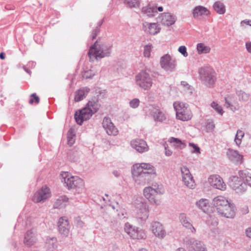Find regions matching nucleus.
<instances>
[{
  "mask_svg": "<svg viewBox=\"0 0 251 251\" xmlns=\"http://www.w3.org/2000/svg\"><path fill=\"white\" fill-rule=\"evenodd\" d=\"M212 203L221 216L229 219H233L235 217V205L229 202L225 197L219 196L214 198Z\"/></svg>",
  "mask_w": 251,
  "mask_h": 251,
  "instance_id": "nucleus-1",
  "label": "nucleus"
},
{
  "mask_svg": "<svg viewBox=\"0 0 251 251\" xmlns=\"http://www.w3.org/2000/svg\"><path fill=\"white\" fill-rule=\"evenodd\" d=\"M132 174L134 177H137L136 181L139 180L145 183L150 179L151 176H155L156 172L154 167L151 164L142 163L133 166Z\"/></svg>",
  "mask_w": 251,
  "mask_h": 251,
  "instance_id": "nucleus-2",
  "label": "nucleus"
},
{
  "mask_svg": "<svg viewBox=\"0 0 251 251\" xmlns=\"http://www.w3.org/2000/svg\"><path fill=\"white\" fill-rule=\"evenodd\" d=\"M112 50V46L104 44H99L96 41L92 45L88 51V56L91 61L109 56Z\"/></svg>",
  "mask_w": 251,
  "mask_h": 251,
  "instance_id": "nucleus-3",
  "label": "nucleus"
},
{
  "mask_svg": "<svg viewBox=\"0 0 251 251\" xmlns=\"http://www.w3.org/2000/svg\"><path fill=\"white\" fill-rule=\"evenodd\" d=\"M164 193V189L161 184H153L151 186L144 188V197L152 204L159 205L160 203L159 196Z\"/></svg>",
  "mask_w": 251,
  "mask_h": 251,
  "instance_id": "nucleus-4",
  "label": "nucleus"
},
{
  "mask_svg": "<svg viewBox=\"0 0 251 251\" xmlns=\"http://www.w3.org/2000/svg\"><path fill=\"white\" fill-rule=\"evenodd\" d=\"M61 176V181L66 185L68 189H75L78 192L83 189L84 183L81 178L77 176H71L68 172H63Z\"/></svg>",
  "mask_w": 251,
  "mask_h": 251,
  "instance_id": "nucleus-5",
  "label": "nucleus"
},
{
  "mask_svg": "<svg viewBox=\"0 0 251 251\" xmlns=\"http://www.w3.org/2000/svg\"><path fill=\"white\" fill-rule=\"evenodd\" d=\"M200 78L202 83L207 87H212L216 79L214 71L209 67H201L199 70Z\"/></svg>",
  "mask_w": 251,
  "mask_h": 251,
  "instance_id": "nucleus-6",
  "label": "nucleus"
},
{
  "mask_svg": "<svg viewBox=\"0 0 251 251\" xmlns=\"http://www.w3.org/2000/svg\"><path fill=\"white\" fill-rule=\"evenodd\" d=\"M173 105L176 111V117L178 119L186 121L191 119L192 114L188 104L179 101H176L174 103Z\"/></svg>",
  "mask_w": 251,
  "mask_h": 251,
  "instance_id": "nucleus-7",
  "label": "nucleus"
},
{
  "mask_svg": "<svg viewBox=\"0 0 251 251\" xmlns=\"http://www.w3.org/2000/svg\"><path fill=\"white\" fill-rule=\"evenodd\" d=\"M136 84L142 89L149 90L152 84V80L149 74L142 71L136 76Z\"/></svg>",
  "mask_w": 251,
  "mask_h": 251,
  "instance_id": "nucleus-8",
  "label": "nucleus"
},
{
  "mask_svg": "<svg viewBox=\"0 0 251 251\" xmlns=\"http://www.w3.org/2000/svg\"><path fill=\"white\" fill-rule=\"evenodd\" d=\"M184 244L190 251H206L203 243L198 240L190 237L184 239Z\"/></svg>",
  "mask_w": 251,
  "mask_h": 251,
  "instance_id": "nucleus-9",
  "label": "nucleus"
},
{
  "mask_svg": "<svg viewBox=\"0 0 251 251\" xmlns=\"http://www.w3.org/2000/svg\"><path fill=\"white\" fill-rule=\"evenodd\" d=\"M230 186L238 193L245 192L247 189V184L244 182L242 177L237 176H232L229 180Z\"/></svg>",
  "mask_w": 251,
  "mask_h": 251,
  "instance_id": "nucleus-10",
  "label": "nucleus"
},
{
  "mask_svg": "<svg viewBox=\"0 0 251 251\" xmlns=\"http://www.w3.org/2000/svg\"><path fill=\"white\" fill-rule=\"evenodd\" d=\"M94 113L92 110L85 106L78 112H75V118L77 124L81 125L84 121L89 119Z\"/></svg>",
  "mask_w": 251,
  "mask_h": 251,
  "instance_id": "nucleus-11",
  "label": "nucleus"
},
{
  "mask_svg": "<svg viewBox=\"0 0 251 251\" xmlns=\"http://www.w3.org/2000/svg\"><path fill=\"white\" fill-rule=\"evenodd\" d=\"M176 65V60L169 54H165L161 58L160 65L166 71H174Z\"/></svg>",
  "mask_w": 251,
  "mask_h": 251,
  "instance_id": "nucleus-12",
  "label": "nucleus"
},
{
  "mask_svg": "<svg viewBox=\"0 0 251 251\" xmlns=\"http://www.w3.org/2000/svg\"><path fill=\"white\" fill-rule=\"evenodd\" d=\"M181 172L182 181L184 184L190 188H194L195 186V181L188 168L186 166H182L181 168Z\"/></svg>",
  "mask_w": 251,
  "mask_h": 251,
  "instance_id": "nucleus-13",
  "label": "nucleus"
},
{
  "mask_svg": "<svg viewBox=\"0 0 251 251\" xmlns=\"http://www.w3.org/2000/svg\"><path fill=\"white\" fill-rule=\"evenodd\" d=\"M125 230L133 239H141L145 237V233L142 230L134 227L128 223L125 224Z\"/></svg>",
  "mask_w": 251,
  "mask_h": 251,
  "instance_id": "nucleus-14",
  "label": "nucleus"
},
{
  "mask_svg": "<svg viewBox=\"0 0 251 251\" xmlns=\"http://www.w3.org/2000/svg\"><path fill=\"white\" fill-rule=\"evenodd\" d=\"M137 218L145 221L149 217V210L148 205L145 202H140L136 205Z\"/></svg>",
  "mask_w": 251,
  "mask_h": 251,
  "instance_id": "nucleus-15",
  "label": "nucleus"
},
{
  "mask_svg": "<svg viewBox=\"0 0 251 251\" xmlns=\"http://www.w3.org/2000/svg\"><path fill=\"white\" fill-rule=\"evenodd\" d=\"M102 124L103 128L109 135L115 136L118 134V130L112 122L110 118L108 117H104Z\"/></svg>",
  "mask_w": 251,
  "mask_h": 251,
  "instance_id": "nucleus-16",
  "label": "nucleus"
},
{
  "mask_svg": "<svg viewBox=\"0 0 251 251\" xmlns=\"http://www.w3.org/2000/svg\"><path fill=\"white\" fill-rule=\"evenodd\" d=\"M50 196V189L48 187H42L33 197L32 200L35 202H44Z\"/></svg>",
  "mask_w": 251,
  "mask_h": 251,
  "instance_id": "nucleus-17",
  "label": "nucleus"
},
{
  "mask_svg": "<svg viewBox=\"0 0 251 251\" xmlns=\"http://www.w3.org/2000/svg\"><path fill=\"white\" fill-rule=\"evenodd\" d=\"M131 147L139 153L148 151L149 148L146 142L141 139L132 140L130 142Z\"/></svg>",
  "mask_w": 251,
  "mask_h": 251,
  "instance_id": "nucleus-18",
  "label": "nucleus"
},
{
  "mask_svg": "<svg viewBox=\"0 0 251 251\" xmlns=\"http://www.w3.org/2000/svg\"><path fill=\"white\" fill-rule=\"evenodd\" d=\"M176 20V17L170 13L160 14L158 17V22H160L162 25L167 26H170L174 24Z\"/></svg>",
  "mask_w": 251,
  "mask_h": 251,
  "instance_id": "nucleus-19",
  "label": "nucleus"
},
{
  "mask_svg": "<svg viewBox=\"0 0 251 251\" xmlns=\"http://www.w3.org/2000/svg\"><path fill=\"white\" fill-rule=\"evenodd\" d=\"M208 182L211 186L221 190H225L226 189V185L223 182L222 178L218 175L211 176L208 178Z\"/></svg>",
  "mask_w": 251,
  "mask_h": 251,
  "instance_id": "nucleus-20",
  "label": "nucleus"
},
{
  "mask_svg": "<svg viewBox=\"0 0 251 251\" xmlns=\"http://www.w3.org/2000/svg\"><path fill=\"white\" fill-rule=\"evenodd\" d=\"M58 230L60 234L65 236H68L69 232L70 226L68 220L66 217H61L58 222Z\"/></svg>",
  "mask_w": 251,
  "mask_h": 251,
  "instance_id": "nucleus-21",
  "label": "nucleus"
},
{
  "mask_svg": "<svg viewBox=\"0 0 251 251\" xmlns=\"http://www.w3.org/2000/svg\"><path fill=\"white\" fill-rule=\"evenodd\" d=\"M151 230L153 234L159 238H163L166 235L162 225L158 222H153L151 224Z\"/></svg>",
  "mask_w": 251,
  "mask_h": 251,
  "instance_id": "nucleus-22",
  "label": "nucleus"
},
{
  "mask_svg": "<svg viewBox=\"0 0 251 251\" xmlns=\"http://www.w3.org/2000/svg\"><path fill=\"white\" fill-rule=\"evenodd\" d=\"M179 219L183 227L190 230V232L192 233H196V230L193 226L190 219L187 217L185 214H180L179 216Z\"/></svg>",
  "mask_w": 251,
  "mask_h": 251,
  "instance_id": "nucleus-23",
  "label": "nucleus"
},
{
  "mask_svg": "<svg viewBox=\"0 0 251 251\" xmlns=\"http://www.w3.org/2000/svg\"><path fill=\"white\" fill-rule=\"evenodd\" d=\"M37 240V236L33 229L28 230L25 234L24 244L27 246H32Z\"/></svg>",
  "mask_w": 251,
  "mask_h": 251,
  "instance_id": "nucleus-24",
  "label": "nucleus"
},
{
  "mask_svg": "<svg viewBox=\"0 0 251 251\" xmlns=\"http://www.w3.org/2000/svg\"><path fill=\"white\" fill-rule=\"evenodd\" d=\"M228 159L233 162L241 163L243 156L237 151L228 149L226 153Z\"/></svg>",
  "mask_w": 251,
  "mask_h": 251,
  "instance_id": "nucleus-25",
  "label": "nucleus"
},
{
  "mask_svg": "<svg viewBox=\"0 0 251 251\" xmlns=\"http://www.w3.org/2000/svg\"><path fill=\"white\" fill-rule=\"evenodd\" d=\"M145 30L151 35H155L160 32V28L156 23H149L146 22L143 24Z\"/></svg>",
  "mask_w": 251,
  "mask_h": 251,
  "instance_id": "nucleus-26",
  "label": "nucleus"
},
{
  "mask_svg": "<svg viewBox=\"0 0 251 251\" xmlns=\"http://www.w3.org/2000/svg\"><path fill=\"white\" fill-rule=\"evenodd\" d=\"M150 114L153 117L154 120L156 122H162L166 118V115L164 113L160 110L152 107L151 110Z\"/></svg>",
  "mask_w": 251,
  "mask_h": 251,
  "instance_id": "nucleus-27",
  "label": "nucleus"
},
{
  "mask_svg": "<svg viewBox=\"0 0 251 251\" xmlns=\"http://www.w3.org/2000/svg\"><path fill=\"white\" fill-rule=\"evenodd\" d=\"M142 12L144 15L149 17H154L158 14L156 6L151 4L143 7Z\"/></svg>",
  "mask_w": 251,
  "mask_h": 251,
  "instance_id": "nucleus-28",
  "label": "nucleus"
},
{
  "mask_svg": "<svg viewBox=\"0 0 251 251\" xmlns=\"http://www.w3.org/2000/svg\"><path fill=\"white\" fill-rule=\"evenodd\" d=\"M90 91V89L87 87H83L75 93V100L76 102L82 100L86 97Z\"/></svg>",
  "mask_w": 251,
  "mask_h": 251,
  "instance_id": "nucleus-29",
  "label": "nucleus"
},
{
  "mask_svg": "<svg viewBox=\"0 0 251 251\" xmlns=\"http://www.w3.org/2000/svg\"><path fill=\"white\" fill-rule=\"evenodd\" d=\"M86 106L92 110L95 113L97 112L100 107V104L98 98L93 97L87 102Z\"/></svg>",
  "mask_w": 251,
  "mask_h": 251,
  "instance_id": "nucleus-30",
  "label": "nucleus"
},
{
  "mask_svg": "<svg viewBox=\"0 0 251 251\" xmlns=\"http://www.w3.org/2000/svg\"><path fill=\"white\" fill-rule=\"evenodd\" d=\"M208 13V10L205 7L202 6H196L193 11V17L195 18H198L200 16L207 15Z\"/></svg>",
  "mask_w": 251,
  "mask_h": 251,
  "instance_id": "nucleus-31",
  "label": "nucleus"
},
{
  "mask_svg": "<svg viewBox=\"0 0 251 251\" xmlns=\"http://www.w3.org/2000/svg\"><path fill=\"white\" fill-rule=\"evenodd\" d=\"M45 245L48 251H53L56 249L57 247L56 238L52 237L47 239Z\"/></svg>",
  "mask_w": 251,
  "mask_h": 251,
  "instance_id": "nucleus-32",
  "label": "nucleus"
},
{
  "mask_svg": "<svg viewBox=\"0 0 251 251\" xmlns=\"http://www.w3.org/2000/svg\"><path fill=\"white\" fill-rule=\"evenodd\" d=\"M68 200L66 196H62L56 200L54 202L53 207L55 208H61L66 206V203Z\"/></svg>",
  "mask_w": 251,
  "mask_h": 251,
  "instance_id": "nucleus-33",
  "label": "nucleus"
},
{
  "mask_svg": "<svg viewBox=\"0 0 251 251\" xmlns=\"http://www.w3.org/2000/svg\"><path fill=\"white\" fill-rule=\"evenodd\" d=\"M239 175L243 178L244 182L251 186V174L246 171H240Z\"/></svg>",
  "mask_w": 251,
  "mask_h": 251,
  "instance_id": "nucleus-34",
  "label": "nucleus"
},
{
  "mask_svg": "<svg viewBox=\"0 0 251 251\" xmlns=\"http://www.w3.org/2000/svg\"><path fill=\"white\" fill-rule=\"evenodd\" d=\"M196 205L203 212H205L209 207V201L205 199H201L196 202Z\"/></svg>",
  "mask_w": 251,
  "mask_h": 251,
  "instance_id": "nucleus-35",
  "label": "nucleus"
},
{
  "mask_svg": "<svg viewBox=\"0 0 251 251\" xmlns=\"http://www.w3.org/2000/svg\"><path fill=\"white\" fill-rule=\"evenodd\" d=\"M213 8L219 14H223L226 12L225 6L221 1H218L213 4Z\"/></svg>",
  "mask_w": 251,
  "mask_h": 251,
  "instance_id": "nucleus-36",
  "label": "nucleus"
},
{
  "mask_svg": "<svg viewBox=\"0 0 251 251\" xmlns=\"http://www.w3.org/2000/svg\"><path fill=\"white\" fill-rule=\"evenodd\" d=\"M169 141L173 144V145L179 149L184 148L186 146L185 143L182 142L180 139L175 138V137H171Z\"/></svg>",
  "mask_w": 251,
  "mask_h": 251,
  "instance_id": "nucleus-37",
  "label": "nucleus"
},
{
  "mask_svg": "<svg viewBox=\"0 0 251 251\" xmlns=\"http://www.w3.org/2000/svg\"><path fill=\"white\" fill-rule=\"evenodd\" d=\"M75 130L70 128L67 133L68 144L70 146H72L75 142Z\"/></svg>",
  "mask_w": 251,
  "mask_h": 251,
  "instance_id": "nucleus-38",
  "label": "nucleus"
},
{
  "mask_svg": "<svg viewBox=\"0 0 251 251\" xmlns=\"http://www.w3.org/2000/svg\"><path fill=\"white\" fill-rule=\"evenodd\" d=\"M197 50L199 53H207L209 52L210 48L202 43H199L197 45Z\"/></svg>",
  "mask_w": 251,
  "mask_h": 251,
  "instance_id": "nucleus-39",
  "label": "nucleus"
},
{
  "mask_svg": "<svg viewBox=\"0 0 251 251\" xmlns=\"http://www.w3.org/2000/svg\"><path fill=\"white\" fill-rule=\"evenodd\" d=\"M236 94L238 96L240 100L243 101H247L248 100L250 95L242 91H238L236 92Z\"/></svg>",
  "mask_w": 251,
  "mask_h": 251,
  "instance_id": "nucleus-40",
  "label": "nucleus"
},
{
  "mask_svg": "<svg viewBox=\"0 0 251 251\" xmlns=\"http://www.w3.org/2000/svg\"><path fill=\"white\" fill-rule=\"evenodd\" d=\"M125 3L130 8L139 7L140 4L139 0H125Z\"/></svg>",
  "mask_w": 251,
  "mask_h": 251,
  "instance_id": "nucleus-41",
  "label": "nucleus"
},
{
  "mask_svg": "<svg viewBox=\"0 0 251 251\" xmlns=\"http://www.w3.org/2000/svg\"><path fill=\"white\" fill-rule=\"evenodd\" d=\"M211 106L220 115H222L223 114L224 111L222 106L217 102L213 101L211 104Z\"/></svg>",
  "mask_w": 251,
  "mask_h": 251,
  "instance_id": "nucleus-42",
  "label": "nucleus"
},
{
  "mask_svg": "<svg viewBox=\"0 0 251 251\" xmlns=\"http://www.w3.org/2000/svg\"><path fill=\"white\" fill-rule=\"evenodd\" d=\"M244 134L242 131H241L240 130H238L237 131V133H236V136H235V137L234 139V141L235 142L237 145L239 146L241 144V139L244 136Z\"/></svg>",
  "mask_w": 251,
  "mask_h": 251,
  "instance_id": "nucleus-43",
  "label": "nucleus"
},
{
  "mask_svg": "<svg viewBox=\"0 0 251 251\" xmlns=\"http://www.w3.org/2000/svg\"><path fill=\"white\" fill-rule=\"evenodd\" d=\"M95 75V73L92 70H89L83 72L82 77L84 78H90Z\"/></svg>",
  "mask_w": 251,
  "mask_h": 251,
  "instance_id": "nucleus-44",
  "label": "nucleus"
},
{
  "mask_svg": "<svg viewBox=\"0 0 251 251\" xmlns=\"http://www.w3.org/2000/svg\"><path fill=\"white\" fill-rule=\"evenodd\" d=\"M225 106L227 108H229L232 111H234L237 110L236 107L231 103L230 101L228 100V98H225Z\"/></svg>",
  "mask_w": 251,
  "mask_h": 251,
  "instance_id": "nucleus-45",
  "label": "nucleus"
},
{
  "mask_svg": "<svg viewBox=\"0 0 251 251\" xmlns=\"http://www.w3.org/2000/svg\"><path fill=\"white\" fill-rule=\"evenodd\" d=\"M140 103V100L138 99H133L129 102V105L132 108H136L138 107Z\"/></svg>",
  "mask_w": 251,
  "mask_h": 251,
  "instance_id": "nucleus-46",
  "label": "nucleus"
},
{
  "mask_svg": "<svg viewBox=\"0 0 251 251\" xmlns=\"http://www.w3.org/2000/svg\"><path fill=\"white\" fill-rule=\"evenodd\" d=\"M30 97L31 98L30 100L29 101V102L30 104H32L34 102V100L35 101V102L36 104H38L39 102V98L38 96L36 95L35 93L32 94L30 95Z\"/></svg>",
  "mask_w": 251,
  "mask_h": 251,
  "instance_id": "nucleus-47",
  "label": "nucleus"
},
{
  "mask_svg": "<svg viewBox=\"0 0 251 251\" xmlns=\"http://www.w3.org/2000/svg\"><path fill=\"white\" fill-rule=\"evenodd\" d=\"M151 50V46L150 45H146L144 47V55L145 57H149L150 56Z\"/></svg>",
  "mask_w": 251,
  "mask_h": 251,
  "instance_id": "nucleus-48",
  "label": "nucleus"
},
{
  "mask_svg": "<svg viewBox=\"0 0 251 251\" xmlns=\"http://www.w3.org/2000/svg\"><path fill=\"white\" fill-rule=\"evenodd\" d=\"M178 51L181 53L184 57H187L188 55V54L187 52V49L185 46H181L179 47Z\"/></svg>",
  "mask_w": 251,
  "mask_h": 251,
  "instance_id": "nucleus-49",
  "label": "nucleus"
},
{
  "mask_svg": "<svg viewBox=\"0 0 251 251\" xmlns=\"http://www.w3.org/2000/svg\"><path fill=\"white\" fill-rule=\"evenodd\" d=\"M189 145L190 147H193L194 149L191 151L192 153H200V149L197 145L193 143H190Z\"/></svg>",
  "mask_w": 251,
  "mask_h": 251,
  "instance_id": "nucleus-50",
  "label": "nucleus"
},
{
  "mask_svg": "<svg viewBox=\"0 0 251 251\" xmlns=\"http://www.w3.org/2000/svg\"><path fill=\"white\" fill-rule=\"evenodd\" d=\"M100 29L99 27H96L93 30L91 35V38L92 40H94L96 38L98 34L100 32Z\"/></svg>",
  "mask_w": 251,
  "mask_h": 251,
  "instance_id": "nucleus-51",
  "label": "nucleus"
},
{
  "mask_svg": "<svg viewBox=\"0 0 251 251\" xmlns=\"http://www.w3.org/2000/svg\"><path fill=\"white\" fill-rule=\"evenodd\" d=\"M165 154L167 155V156H171L172 154V151L168 149L166 147H165Z\"/></svg>",
  "mask_w": 251,
  "mask_h": 251,
  "instance_id": "nucleus-52",
  "label": "nucleus"
},
{
  "mask_svg": "<svg viewBox=\"0 0 251 251\" xmlns=\"http://www.w3.org/2000/svg\"><path fill=\"white\" fill-rule=\"evenodd\" d=\"M246 47L247 50L251 53V43H247L246 44Z\"/></svg>",
  "mask_w": 251,
  "mask_h": 251,
  "instance_id": "nucleus-53",
  "label": "nucleus"
},
{
  "mask_svg": "<svg viewBox=\"0 0 251 251\" xmlns=\"http://www.w3.org/2000/svg\"><path fill=\"white\" fill-rule=\"evenodd\" d=\"M246 233L248 237L251 238V227L246 229Z\"/></svg>",
  "mask_w": 251,
  "mask_h": 251,
  "instance_id": "nucleus-54",
  "label": "nucleus"
},
{
  "mask_svg": "<svg viewBox=\"0 0 251 251\" xmlns=\"http://www.w3.org/2000/svg\"><path fill=\"white\" fill-rule=\"evenodd\" d=\"M207 126L208 128L213 129L215 127L214 124L213 122H209L207 124Z\"/></svg>",
  "mask_w": 251,
  "mask_h": 251,
  "instance_id": "nucleus-55",
  "label": "nucleus"
},
{
  "mask_svg": "<svg viewBox=\"0 0 251 251\" xmlns=\"http://www.w3.org/2000/svg\"><path fill=\"white\" fill-rule=\"evenodd\" d=\"M76 226L78 227H81L83 226V223L81 220H77Z\"/></svg>",
  "mask_w": 251,
  "mask_h": 251,
  "instance_id": "nucleus-56",
  "label": "nucleus"
},
{
  "mask_svg": "<svg viewBox=\"0 0 251 251\" xmlns=\"http://www.w3.org/2000/svg\"><path fill=\"white\" fill-rule=\"evenodd\" d=\"M112 173L116 177H118L120 176V173L117 171H114Z\"/></svg>",
  "mask_w": 251,
  "mask_h": 251,
  "instance_id": "nucleus-57",
  "label": "nucleus"
},
{
  "mask_svg": "<svg viewBox=\"0 0 251 251\" xmlns=\"http://www.w3.org/2000/svg\"><path fill=\"white\" fill-rule=\"evenodd\" d=\"M242 22H244V23H245L247 25H251V20H247V21L244 20V21H243Z\"/></svg>",
  "mask_w": 251,
  "mask_h": 251,
  "instance_id": "nucleus-58",
  "label": "nucleus"
},
{
  "mask_svg": "<svg viewBox=\"0 0 251 251\" xmlns=\"http://www.w3.org/2000/svg\"><path fill=\"white\" fill-rule=\"evenodd\" d=\"M0 58L1 59H4L5 58V54L3 52H1L0 53Z\"/></svg>",
  "mask_w": 251,
  "mask_h": 251,
  "instance_id": "nucleus-59",
  "label": "nucleus"
},
{
  "mask_svg": "<svg viewBox=\"0 0 251 251\" xmlns=\"http://www.w3.org/2000/svg\"><path fill=\"white\" fill-rule=\"evenodd\" d=\"M218 222L217 221V220H215L213 222V223H212V225L214 226H216L218 225Z\"/></svg>",
  "mask_w": 251,
  "mask_h": 251,
  "instance_id": "nucleus-60",
  "label": "nucleus"
},
{
  "mask_svg": "<svg viewBox=\"0 0 251 251\" xmlns=\"http://www.w3.org/2000/svg\"><path fill=\"white\" fill-rule=\"evenodd\" d=\"M158 10V11H160V12H161L163 11V8L162 6H159L157 8V10Z\"/></svg>",
  "mask_w": 251,
  "mask_h": 251,
  "instance_id": "nucleus-61",
  "label": "nucleus"
},
{
  "mask_svg": "<svg viewBox=\"0 0 251 251\" xmlns=\"http://www.w3.org/2000/svg\"><path fill=\"white\" fill-rule=\"evenodd\" d=\"M99 26L98 27H99L100 28V27L101 25L102 24V20L100 21L99 22Z\"/></svg>",
  "mask_w": 251,
  "mask_h": 251,
  "instance_id": "nucleus-62",
  "label": "nucleus"
},
{
  "mask_svg": "<svg viewBox=\"0 0 251 251\" xmlns=\"http://www.w3.org/2000/svg\"><path fill=\"white\" fill-rule=\"evenodd\" d=\"M181 84L184 86L188 85V84L186 82L184 81L181 82Z\"/></svg>",
  "mask_w": 251,
  "mask_h": 251,
  "instance_id": "nucleus-63",
  "label": "nucleus"
},
{
  "mask_svg": "<svg viewBox=\"0 0 251 251\" xmlns=\"http://www.w3.org/2000/svg\"><path fill=\"white\" fill-rule=\"evenodd\" d=\"M177 251H186L183 248H179Z\"/></svg>",
  "mask_w": 251,
  "mask_h": 251,
  "instance_id": "nucleus-64",
  "label": "nucleus"
}]
</instances>
